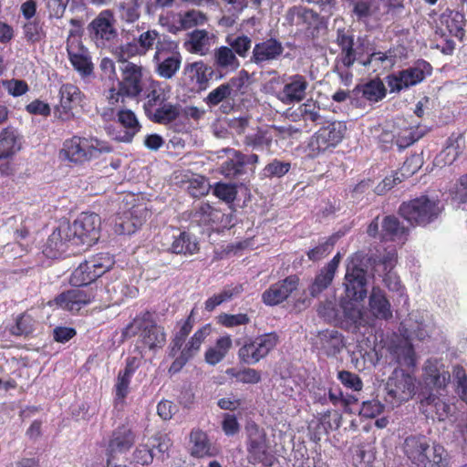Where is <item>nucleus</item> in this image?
I'll list each match as a JSON object with an SVG mask.
<instances>
[{
  "mask_svg": "<svg viewBox=\"0 0 467 467\" xmlns=\"http://www.w3.org/2000/svg\"><path fill=\"white\" fill-rule=\"evenodd\" d=\"M140 336L141 343L150 349L162 348L166 341L164 328L158 326L151 313L146 311L137 316L123 330L124 338Z\"/></svg>",
  "mask_w": 467,
  "mask_h": 467,
  "instance_id": "1",
  "label": "nucleus"
},
{
  "mask_svg": "<svg viewBox=\"0 0 467 467\" xmlns=\"http://www.w3.org/2000/svg\"><path fill=\"white\" fill-rule=\"evenodd\" d=\"M442 209L439 200L421 195L409 202H403L399 208V213L410 224L426 226L439 218Z\"/></svg>",
  "mask_w": 467,
  "mask_h": 467,
  "instance_id": "2",
  "label": "nucleus"
},
{
  "mask_svg": "<svg viewBox=\"0 0 467 467\" xmlns=\"http://www.w3.org/2000/svg\"><path fill=\"white\" fill-rule=\"evenodd\" d=\"M336 43L340 48V53L335 61L344 65H354L356 62L361 65L365 55L372 50V45L367 36H359L355 40L353 32L346 28L337 30Z\"/></svg>",
  "mask_w": 467,
  "mask_h": 467,
  "instance_id": "3",
  "label": "nucleus"
},
{
  "mask_svg": "<svg viewBox=\"0 0 467 467\" xmlns=\"http://www.w3.org/2000/svg\"><path fill=\"white\" fill-rule=\"evenodd\" d=\"M64 229L71 239V245L91 246L99 238L101 220L95 213H82L72 223L63 222Z\"/></svg>",
  "mask_w": 467,
  "mask_h": 467,
  "instance_id": "4",
  "label": "nucleus"
},
{
  "mask_svg": "<svg viewBox=\"0 0 467 467\" xmlns=\"http://www.w3.org/2000/svg\"><path fill=\"white\" fill-rule=\"evenodd\" d=\"M245 431L248 462L254 465L262 464L265 467H272L275 456L269 451L265 431L254 422H249Z\"/></svg>",
  "mask_w": 467,
  "mask_h": 467,
  "instance_id": "5",
  "label": "nucleus"
},
{
  "mask_svg": "<svg viewBox=\"0 0 467 467\" xmlns=\"http://www.w3.org/2000/svg\"><path fill=\"white\" fill-rule=\"evenodd\" d=\"M109 151H111V148L100 145L97 139L74 136L64 142L61 154L71 162L83 163L98 158L102 152Z\"/></svg>",
  "mask_w": 467,
  "mask_h": 467,
  "instance_id": "6",
  "label": "nucleus"
},
{
  "mask_svg": "<svg viewBox=\"0 0 467 467\" xmlns=\"http://www.w3.org/2000/svg\"><path fill=\"white\" fill-rule=\"evenodd\" d=\"M347 127L343 122L333 121L315 132L307 143L308 155L317 158L338 145L345 135Z\"/></svg>",
  "mask_w": 467,
  "mask_h": 467,
  "instance_id": "7",
  "label": "nucleus"
},
{
  "mask_svg": "<svg viewBox=\"0 0 467 467\" xmlns=\"http://www.w3.org/2000/svg\"><path fill=\"white\" fill-rule=\"evenodd\" d=\"M280 341L276 332L247 338L238 350V358L247 365H254L265 358Z\"/></svg>",
  "mask_w": 467,
  "mask_h": 467,
  "instance_id": "8",
  "label": "nucleus"
},
{
  "mask_svg": "<svg viewBox=\"0 0 467 467\" xmlns=\"http://www.w3.org/2000/svg\"><path fill=\"white\" fill-rule=\"evenodd\" d=\"M248 78V73L244 69L239 72L238 77L231 78L227 82L219 85L213 88L203 99V101L210 108L216 107L221 104L220 110L223 114H228L234 108V105L228 101L229 99L236 95V91L240 90L244 80Z\"/></svg>",
  "mask_w": 467,
  "mask_h": 467,
  "instance_id": "9",
  "label": "nucleus"
},
{
  "mask_svg": "<svg viewBox=\"0 0 467 467\" xmlns=\"http://www.w3.org/2000/svg\"><path fill=\"white\" fill-rule=\"evenodd\" d=\"M345 297L355 302H362L368 295V274L358 259H348L343 282Z\"/></svg>",
  "mask_w": 467,
  "mask_h": 467,
  "instance_id": "10",
  "label": "nucleus"
},
{
  "mask_svg": "<svg viewBox=\"0 0 467 467\" xmlns=\"http://www.w3.org/2000/svg\"><path fill=\"white\" fill-rule=\"evenodd\" d=\"M154 72L164 79L173 78L180 70L182 56L174 42H167L166 47H159L152 57Z\"/></svg>",
  "mask_w": 467,
  "mask_h": 467,
  "instance_id": "11",
  "label": "nucleus"
},
{
  "mask_svg": "<svg viewBox=\"0 0 467 467\" xmlns=\"http://www.w3.org/2000/svg\"><path fill=\"white\" fill-rule=\"evenodd\" d=\"M387 400L401 403L415 394V379L402 368H395L385 385Z\"/></svg>",
  "mask_w": 467,
  "mask_h": 467,
  "instance_id": "12",
  "label": "nucleus"
},
{
  "mask_svg": "<svg viewBox=\"0 0 467 467\" xmlns=\"http://www.w3.org/2000/svg\"><path fill=\"white\" fill-rule=\"evenodd\" d=\"M285 20L291 26L303 27L312 36H317L320 30L327 26L323 16L314 10L301 5L289 8L285 14Z\"/></svg>",
  "mask_w": 467,
  "mask_h": 467,
  "instance_id": "13",
  "label": "nucleus"
},
{
  "mask_svg": "<svg viewBox=\"0 0 467 467\" xmlns=\"http://www.w3.org/2000/svg\"><path fill=\"white\" fill-rule=\"evenodd\" d=\"M121 79L119 81V90L110 99L117 102L119 97L136 98L142 91L141 67L134 63H123L119 66Z\"/></svg>",
  "mask_w": 467,
  "mask_h": 467,
  "instance_id": "14",
  "label": "nucleus"
},
{
  "mask_svg": "<svg viewBox=\"0 0 467 467\" xmlns=\"http://www.w3.org/2000/svg\"><path fill=\"white\" fill-rule=\"evenodd\" d=\"M114 22L112 12L104 10L88 26L89 36L98 47H104L118 36Z\"/></svg>",
  "mask_w": 467,
  "mask_h": 467,
  "instance_id": "15",
  "label": "nucleus"
},
{
  "mask_svg": "<svg viewBox=\"0 0 467 467\" xmlns=\"http://www.w3.org/2000/svg\"><path fill=\"white\" fill-rule=\"evenodd\" d=\"M183 75L187 85H192L198 92L206 90L210 81L216 76L213 67L209 66L202 60L187 63L183 67Z\"/></svg>",
  "mask_w": 467,
  "mask_h": 467,
  "instance_id": "16",
  "label": "nucleus"
},
{
  "mask_svg": "<svg viewBox=\"0 0 467 467\" xmlns=\"http://www.w3.org/2000/svg\"><path fill=\"white\" fill-rule=\"evenodd\" d=\"M299 277L291 275L271 285L263 294L262 300L267 306H276L286 300L297 289Z\"/></svg>",
  "mask_w": 467,
  "mask_h": 467,
  "instance_id": "17",
  "label": "nucleus"
},
{
  "mask_svg": "<svg viewBox=\"0 0 467 467\" xmlns=\"http://www.w3.org/2000/svg\"><path fill=\"white\" fill-rule=\"evenodd\" d=\"M401 449L404 455L412 464L421 467L426 453L431 451L430 439L422 434L409 435L404 439Z\"/></svg>",
  "mask_w": 467,
  "mask_h": 467,
  "instance_id": "18",
  "label": "nucleus"
},
{
  "mask_svg": "<svg viewBox=\"0 0 467 467\" xmlns=\"http://www.w3.org/2000/svg\"><path fill=\"white\" fill-rule=\"evenodd\" d=\"M283 44L275 38H268L256 43L252 50L250 62L264 67L269 62L277 60L284 52Z\"/></svg>",
  "mask_w": 467,
  "mask_h": 467,
  "instance_id": "19",
  "label": "nucleus"
},
{
  "mask_svg": "<svg viewBox=\"0 0 467 467\" xmlns=\"http://www.w3.org/2000/svg\"><path fill=\"white\" fill-rule=\"evenodd\" d=\"M312 344L327 357H336L345 347L343 335L335 328L318 331Z\"/></svg>",
  "mask_w": 467,
  "mask_h": 467,
  "instance_id": "20",
  "label": "nucleus"
},
{
  "mask_svg": "<svg viewBox=\"0 0 467 467\" xmlns=\"http://www.w3.org/2000/svg\"><path fill=\"white\" fill-rule=\"evenodd\" d=\"M307 88L308 81L305 76L300 74L289 76L278 94V99L285 104L301 102L306 98Z\"/></svg>",
  "mask_w": 467,
  "mask_h": 467,
  "instance_id": "21",
  "label": "nucleus"
},
{
  "mask_svg": "<svg viewBox=\"0 0 467 467\" xmlns=\"http://www.w3.org/2000/svg\"><path fill=\"white\" fill-rule=\"evenodd\" d=\"M213 66L216 71L215 80L223 79L226 74L239 68L241 63L235 53L227 46H221L213 52Z\"/></svg>",
  "mask_w": 467,
  "mask_h": 467,
  "instance_id": "22",
  "label": "nucleus"
},
{
  "mask_svg": "<svg viewBox=\"0 0 467 467\" xmlns=\"http://www.w3.org/2000/svg\"><path fill=\"white\" fill-rule=\"evenodd\" d=\"M67 51L73 67L82 78H88L93 74L94 66L89 52L85 47L80 43L67 40Z\"/></svg>",
  "mask_w": 467,
  "mask_h": 467,
  "instance_id": "23",
  "label": "nucleus"
},
{
  "mask_svg": "<svg viewBox=\"0 0 467 467\" xmlns=\"http://www.w3.org/2000/svg\"><path fill=\"white\" fill-rule=\"evenodd\" d=\"M64 223H61L52 234L48 235L47 242L43 244L42 253L47 258H57L65 254L71 244L69 234L63 231Z\"/></svg>",
  "mask_w": 467,
  "mask_h": 467,
  "instance_id": "24",
  "label": "nucleus"
},
{
  "mask_svg": "<svg viewBox=\"0 0 467 467\" xmlns=\"http://www.w3.org/2000/svg\"><path fill=\"white\" fill-rule=\"evenodd\" d=\"M93 296L80 288H73L59 294L55 301L61 308L78 312L84 306L91 302Z\"/></svg>",
  "mask_w": 467,
  "mask_h": 467,
  "instance_id": "25",
  "label": "nucleus"
},
{
  "mask_svg": "<svg viewBox=\"0 0 467 467\" xmlns=\"http://www.w3.org/2000/svg\"><path fill=\"white\" fill-rule=\"evenodd\" d=\"M215 36L203 29H194L188 33L184 41L185 49L200 56H206L210 53L211 47L214 43Z\"/></svg>",
  "mask_w": 467,
  "mask_h": 467,
  "instance_id": "26",
  "label": "nucleus"
},
{
  "mask_svg": "<svg viewBox=\"0 0 467 467\" xmlns=\"http://www.w3.org/2000/svg\"><path fill=\"white\" fill-rule=\"evenodd\" d=\"M135 441V435L131 429L126 425L118 427L112 431L109 438L107 451L109 457L117 453H123L129 451Z\"/></svg>",
  "mask_w": 467,
  "mask_h": 467,
  "instance_id": "27",
  "label": "nucleus"
},
{
  "mask_svg": "<svg viewBox=\"0 0 467 467\" xmlns=\"http://www.w3.org/2000/svg\"><path fill=\"white\" fill-rule=\"evenodd\" d=\"M60 105L56 109V114L58 118L66 120L69 118L70 109L79 105L82 100L80 89L73 84H64L59 89Z\"/></svg>",
  "mask_w": 467,
  "mask_h": 467,
  "instance_id": "28",
  "label": "nucleus"
},
{
  "mask_svg": "<svg viewBox=\"0 0 467 467\" xmlns=\"http://www.w3.org/2000/svg\"><path fill=\"white\" fill-rule=\"evenodd\" d=\"M117 117L123 130L119 131L114 139L119 142H131L141 128L136 115L130 109H121L118 112Z\"/></svg>",
  "mask_w": 467,
  "mask_h": 467,
  "instance_id": "29",
  "label": "nucleus"
},
{
  "mask_svg": "<svg viewBox=\"0 0 467 467\" xmlns=\"http://www.w3.org/2000/svg\"><path fill=\"white\" fill-rule=\"evenodd\" d=\"M355 300H349L346 297L340 302V319L338 325L347 330L354 331L361 324L362 312L356 305Z\"/></svg>",
  "mask_w": 467,
  "mask_h": 467,
  "instance_id": "30",
  "label": "nucleus"
},
{
  "mask_svg": "<svg viewBox=\"0 0 467 467\" xmlns=\"http://www.w3.org/2000/svg\"><path fill=\"white\" fill-rule=\"evenodd\" d=\"M353 6L352 14L357 21L366 25L367 28L372 29L374 26H369L368 21L374 18L379 20V3L377 0H351Z\"/></svg>",
  "mask_w": 467,
  "mask_h": 467,
  "instance_id": "31",
  "label": "nucleus"
},
{
  "mask_svg": "<svg viewBox=\"0 0 467 467\" xmlns=\"http://www.w3.org/2000/svg\"><path fill=\"white\" fill-rule=\"evenodd\" d=\"M431 72V65L423 59H419L411 67L400 70L399 73L402 78L403 87L408 88L420 83Z\"/></svg>",
  "mask_w": 467,
  "mask_h": 467,
  "instance_id": "32",
  "label": "nucleus"
},
{
  "mask_svg": "<svg viewBox=\"0 0 467 467\" xmlns=\"http://www.w3.org/2000/svg\"><path fill=\"white\" fill-rule=\"evenodd\" d=\"M441 26L446 27V30L451 36L462 40L465 35V16L463 13L452 10H446L440 16Z\"/></svg>",
  "mask_w": 467,
  "mask_h": 467,
  "instance_id": "33",
  "label": "nucleus"
},
{
  "mask_svg": "<svg viewBox=\"0 0 467 467\" xmlns=\"http://www.w3.org/2000/svg\"><path fill=\"white\" fill-rule=\"evenodd\" d=\"M368 305L369 310L375 317L385 320L392 317L390 304L381 289L373 287Z\"/></svg>",
  "mask_w": 467,
  "mask_h": 467,
  "instance_id": "34",
  "label": "nucleus"
},
{
  "mask_svg": "<svg viewBox=\"0 0 467 467\" xmlns=\"http://www.w3.org/2000/svg\"><path fill=\"white\" fill-rule=\"evenodd\" d=\"M180 113L181 106L179 104L165 101L161 105L155 107L153 110H150V113L146 116L154 123L167 125L176 120Z\"/></svg>",
  "mask_w": 467,
  "mask_h": 467,
  "instance_id": "35",
  "label": "nucleus"
},
{
  "mask_svg": "<svg viewBox=\"0 0 467 467\" xmlns=\"http://www.w3.org/2000/svg\"><path fill=\"white\" fill-rule=\"evenodd\" d=\"M231 156L223 161L220 167V172L227 179L240 181L247 174V168H245L242 160H240L237 150H228Z\"/></svg>",
  "mask_w": 467,
  "mask_h": 467,
  "instance_id": "36",
  "label": "nucleus"
},
{
  "mask_svg": "<svg viewBox=\"0 0 467 467\" xmlns=\"http://www.w3.org/2000/svg\"><path fill=\"white\" fill-rule=\"evenodd\" d=\"M170 251L176 254L192 255L199 251V244L192 234L181 232L174 236Z\"/></svg>",
  "mask_w": 467,
  "mask_h": 467,
  "instance_id": "37",
  "label": "nucleus"
},
{
  "mask_svg": "<svg viewBox=\"0 0 467 467\" xmlns=\"http://www.w3.org/2000/svg\"><path fill=\"white\" fill-rule=\"evenodd\" d=\"M21 138L12 129H5L0 133V156L13 157L21 149Z\"/></svg>",
  "mask_w": 467,
  "mask_h": 467,
  "instance_id": "38",
  "label": "nucleus"
},
{
  "mask_svg": "<svg viewBox=\"0 0 467 467\" xmlns=\"http://www.w3.org/2000/svg\"><path fill=\"white\" fill-rule=\"evenodd\" d=\"M190 441L192 443V456L195 458H202L213 455V452L211 451V443L204 431L201 430H192L190 434Z\"/></svg>",
  "mask_w": 467,
  "mask_h": 467,
  "instance_id": "39",
  "label": "nucleus"
},
{
  "mask_svg": "<svg viewBox=\"0 0 467 467\" xmlns=\"http://www.w3.org/2000/svg\"><path fill=\"white\" fill-rule=\"evenodd\" d=\"M424 370L427 380L435 387L441 388L450 379V374L443 369L442 365L437 359H428Z\"/></svg>",
  "mask_w": 467,
  "mask_h": 467,
  "instance_id": "40",
  "label": "nucleus"
},
{
  "mask_svg": "<svg viewBox=\"0 0 467 467\" xmlns=\"http://www.w3.org/2000/svg\"><path fill=\"white\" fill-rule=\"evenodd\" d=\"M431 457H425L421 467H450L451 457L443 445L433 442L431 445Z\"/></svg>",
  "mask_w": 467,
  "mask_h": 467,
  "instance_id": "41",
  "label": "nucleus"
},
{
  "mask_svg": "<svg viewBox=\"0 0 467 467\" xmlns=\"http://www.w3.org/2000/svg\"><path fill=\"white\" fill-rule=\"evenodd\" d=\"M336 273L327 266H323L316 275L312 283L308 286L309 295L312 297H317L322 292L328 288L332 284Z\"/></svg>",
  "mask_w": 467,
  "mask_h": 467,
  "instance_id": "42",
  "label": "nucleus"
},
{
  "mask_svg": "<svg viewBox=\"0 0 467 467\" xmlns=\"http://www.w3.org/2000/svg\"><path fill=\"white\" fill-rule=\"evenodd\" d=\"M231 347L232 339L229 336L218 338L215 346L206 350L205 361L213 366L218 364L224 358Z\"/></svg>",
  "mask_w": 467,
  "mask_h": 467,
  "instance_id": "43",
  "label": "nucleus"
},
{
  "mask_svg": "<svg viewBox=\"0 0 467 467\" xmlns=\"http://www.w3.org/2000/svg\"><path fill=\"white\" fill-rule=\"evenodd\" d=\"M421 403L430 406V410L435 412L436 418L440 421L452 415L455 410L453 405L446 403L434 394H430Z\"/></svg>",
  "mask_w": 467,
  "mask_h": 467,
  "instance_id": "44",
  "label": "nucleus"
},
{
  "mask_svg": "<svg viewBox=\"0 0 467 467\" xmlns=\"http://www.w3.org/2000/svg\"><path fill=\"white\" fill-rule=\"evenodd\" d=\"M381 236L385 240L401 239L406 234V228L393 215L384 217L381 223Z\"/></svg>",
  "mask_w": 467,
  "mask_h": 467,
  "instance_id": "45",
  "label": "nucleus"
},
{
  "mask_svg": "<svg viewBox=\"0 0 467 467\" xmlns=\"http://www.w3.org/2000/svg\"><path fill=\"white\" fill-rule=\"evenodd\" d=\"M140 50L145 55L149 50L155 47L158 51L159 47H166L167 42L162 39L161 36L156 30H148L140 35L137 39Z\"/></svg>",
  "mask_w": 467,
  "mask_h": 467,
  "instance_id": "46",
  "label": "nucleus"
},
{
  "mask_svg": "<svg viewBox=\"0 0 467 467\" xmlns=\"http://www.w3.org/2000/svg\"><path fill=\"white\" fill-rule=\"evenodd\" d=\"M97 279L96 274L93 273L88 263L85 260L71 274L70 284L77 287L86 286Z\"/></svg>",
  "mask_w": 467,
  "mask_h": 467,
  "instance_id": "47",
  "label": "nucleus"
},
{
  "mask_svg": "<svg viewBox=\"0 0 467 467\" xmlns=\"http://www.w3.org/2000/svg\"><path fill=\"white\" fill-rule=\"evenodd\" d=\"M192 316L193 310L191 312L187 319L183 321L180 330L175 334L171 343L170 356L175 357L179 351H182V348L185 342V339L193 327L194 320Z\"/></svg>",
  "mask_w": 467,
  "mask_h": 467,
  "instance_id": "48",
  "label": "nucleus"
},
{
  "mask_svg": "<svg viewBox=\"0 0 467 467\" xmlns=\"http://www.w3.org/2000/svg\"><path fill=\"white\" fill-rule=\"evenodd\" d=\"M356 90L358 93L361 92L366 99L374 102L382 99L386 95L385 86L382 81L379 79H373L361 87H357Z\"/></svg>",
  "mask_w": 467,
  "mask_h": 467,
  "instance_id": "49",
  "label": "nucleus"
},
{
  "mask_svg": "<svg viewBox=\"0 0 467 467\" xmlns=\"http://www.w3.org/2000/svg\"><path fill=\"white\" fill-rule=\"evenodd\" d=\"M87 262L98 278L109 271L115 264L113 257L108 253H99L93 255Z\"/></svg>",
  "mask_w": 467,
  "mask_h": 467,
  "instance_id": "50",
  "label": "nucleus"
},
{
  "mask_svg": "<svg viewBox=\"0 0 467 467\" xmlns=\"http://www.w3.org/2000/svg\"><path fill=\"white\" fill-rule=\"evenodd\" d=\"M225 43L228 47L233 49L236 57L244 58L248 56L252 47V39L245 35H229L226 36Z\"/></svg>",
  "mask_w": 467,
  "mask_h": 467,
  "instance_id": "51",
  "label": "nucleus"
},
{
  "mask_svg": "<svg viewBox=\"0 0 467 467\" xmlns=\"http://www.w3.org/2000/svg\"><path fill=\"white\" fill-rule=\"evenodd\" d=\"M141 224V221L138 218H134L132 213H127L115 220L114 230L118 234L130 235L134 234Z\"/></svg>",
  "mask_w": 467,
  "mask_h": 467,
  "instance_id": "52",
  "label": "nucleus"
},
{
  "mask_svg": "<svg viewBox=\"0 0 467 467\" xmlns=\"http://www.w3.org/2000/svg\"><path fill=\"white\" fill-rule=\"evenodd\" d=\"M225 373L234 378L236 381L244 384H256L261 381V373L251 368H244L243 369H237L235 368H227Z\"/></svg>",
  "mask_w": 467,
  "mask_h": 467,
  "instance_id": "53",
  "label": "nucleus"
},
{
  "mask_svg": "<svg viewBox=\"0 0 467 467\" xmlns=\"http://www.w3.org/2000/svg\"><path fill=\"white\" fill-rule=\"evenodd\" d=\"M337 239V235H331L328 238L323 239L317 246L306 253L308 259L317 262L326 257L333 250Z\"/></svg>",
  "mask_w": 467,
  "mask_h": 467,
  "instance_id": "54",
  "label": "nucleus"
},
{
  "mask_svg": "<svg viewBox=\"0 0 467 467\" xmlns=\"http://www.w3.org/2000/svg\"><path fill=\"white\" fill-rule=\"evenodd\" d=\"M427 132L425 127L418 126L414 130H406L400 132L396 138L395 144L400 150H403L422 138Z\"/></svg>",
  "mask_w": 467,
  "mask_h": 467,
  "instance_id": "55",
  "label": "nucleus"
},
{
  "mask_svg": "<svg viewBox=\"0 0 467 467\" xmlns=\"http://www.w3.org/2000/svg\"><path fill=\"white\" fill-rule=\"evenodd\" d=\"M462 135L455 136L452 134L447 140L446 148L441 152L440 157L443 160L445 164H452L461 153L460 142L462 140Z\"/></svg>",
  "mask_w": 467,
  "mask_h": 467,
  "instance_id": "56",
  "label": "nucleus"
},
{
  "mask_svg": "<svg viewBox=\"0 0 467 467\" xmlns=\"http://www.w3.org/2000/svg\"><path fill=\"white\" fill-rule=\"evenodd\" d=\"M165 101H167V97L160 87V84L153 82L151 84V90L147 95V101L143 106L145 114L147 115L150 113V110H153L155 107L161 105V103Z\"/></svg>",
  "mask_w": 467,
  "mask_h": 467,
  "instance_id": "57",
  "label": "nucleus"
},
{
  "mask_svg": "<svg viewBox=\"0 0 467 467\" xmlns=\"http://www.w3.org/2000/svg\"><path fill=\"white\" fill-rule=\"evenodd\" d=\"M300 114L305 121L316 124H324V118L320 115V107L315 102L307 101L299 107Z\"/></svg>",
  "mask_w": 467,
  "mask_h": 467,
  "instance_id": "58",
  "label": "nucleus"
},
{
  "mask_svg": "<svg viewBox=\"0 0 467 467\" xmlns=\"http://www.w3.org/2000/svg\"><path fill=\"white\" fill-rule=\"evenodd\" d=\"M395 353L399 364L409 368L415 366V352L412 345L407 340L396 348Z\"/></svg>",
  "mask_w": 467,
  "mask_h": 467,
  "instance_id": "59",
  "label": "nucleus"
},
{
  "mask_svg": "<svg viewBox=\"0 0 467 467\" xmlns=\"http://www.w3.org/2000/svg\"><path fill=\"white\" fill-rule=\"evenodd\" d=\"M106 290L110 296V299L115 303L121 302L125 296H130L132 288L123 281L116 280L106 285Z\"/></svg>",
  "mask_w": 467,
  "mask_h": 467,
  "instance_id": "60",
  "label": "nucleus"
},
{
  "mask_svg": "<svg viewBox=\"0 0 467 467\" xmlns=\"http://www.w3.org/2000/svg\"><path fill=\"white\" fill-rule=\"evenodd\" d=\"M213 193L225 202H232L237 195L236 185L222 182H216L213 186Z\"/></svg>",
  "mask_w": 467,
  "mask_h": 467,
  "instance_id": "61",
  "label": "nucleus"
},
{
  "mask_svg": "<svg viewBox=\"0 0 467 467\" xmlns=\"http://www.w3.org/2000/svg\"><path fill=\"white\" fill-rule=\"evenodd\" d=\"M366 55H367V57H364L363 62H361V65L364 67H369V66L379 67L386 61H388L391 65L395 61V55H393V52H391L390 50H389L386 53H383V52H375L372 49L368 54H366Z\"/></svg>",
  "mask_w": 467,
  "mask_h": 467,
  "instance_id": "62",
  "label": "nucleus"
},
{
  "mask_svg": "<svg viewBox=\"0 0 467 467\" xmlns=\"http://www.w3.org/2000/svg\"><path fill=\"white\" fill-rule=\"evenodd\" d=\"M221 213L212 207L209 203H202L196 209L194 217H199V220L204 223H214L220 218Z\"/></svg>",
  "mask_w": 467,
  "mask_h": 467,
  "instance_id": "63",
  "label": "nucleus"
},
{
  "mask_svg": "<svg viewBox=\"0 0 467 467\" xmlns=\"http://www.w3.org/2000/svg\"><path fill=\"white\" fill-rule=\"evenodd\" d=\"M291 168V163L288 161H281L279 160H274L268 163L264 169V175L265 177H277L280 178L286 174Z\"/></svg>",
  "mask_w": 467,
  "mask_h": 467,
  "instance_id": "64",
  "label": "nucleus"
}]
</instances>
